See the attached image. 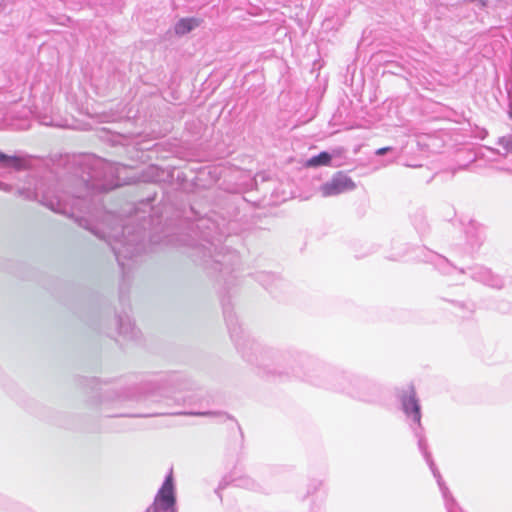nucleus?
I'll use <instances>...</instances> for the list:
<instances>
[{
	"mask_svg": "<svg viewBox=\"0 0 512 512\" xmlns=\"http://www.w3.org/2000/svg\"><path fill=\"white\" fill-rule=\"evenodd\" d=\"M0 166L19 169L21 167V160L16 156H9L0 151Z\"/></svg>",
	"mask_w": 512,
	"mask_h": 512,
	"instance_id": "obj_7",
	"label": "nucleus"
},
{
	"mask_svg": "<svg viewBox=\"0 0 512 512\" xmlns=\"http://www.w3.org/2000/svg\"><path fill=\"white\" fill-rule=\"evenodd\" d=\"M11 189H12L11 185L0 181V190L5 191V192H10Z\"/></svg>",
	"mask_w": 512,
	"mask_h": 512,
	"instance_id": "obj_8",
	"label": "nucleus"
},
{
	"mask_svg": "<svg viewBox=\"0 0 512 512\" xmlns=\"http://www.w3.org/2000/svg\"><path fill=\"white\" fill-rule=\"evenodd\" d=\"M356 187L354 181L344 172H337L320 190L324 197L336 196L351 191Z\"/></svg>",
	"mask_w": 512,
	"mask_h": 512,
	"instance_id": "obj_3",
	"label": "nucleus"
},
{
	"mask_svg": "<svg viewBox=\"0 0 512 512\" xmlns=\"http://www.w3.org/2000/svg\"><path fill=\"white\" fill-rule=\"evenodd\" d=\"M331 155L328 152H321L320 154L311 157L307 162V167L328 166L331 163Z\"/></svg>",
	"mask_w": 512,
	"mask_h": 512,
	"instance_id": "obj_6",
	"label": "nucleus"
},
{
	"mask_svg": "<svg viewBox=\"0 0 512 512\" xmlns=\"http://www.w3.org/2000/svg\"><path fill=\"white\" fill-rule=\"evenodd\" d=\"M200 22L201 21L197 18L180 19L175 25V33L178 35H184L199 26Z\"/></svg>",
	"mask_w": 512,
	"mask_h": 512,
	"instance_id": "obj_5",
	"label": "nucleus"
},
{
	"mask_svg": "<svg viewBox=\"0 0 512 512\" xmlns=\"http://www.w3.org/2000/svg\"><path fill=\"white\" fill-rule=\"evenodd\" d=\"M88 165L90 167L88 178L83 179L86 194L77 195L72 199V203L67 202L55 191H42V183L36 185L33 189L31 187L18 189V196L26 200H37L56 213L75 218L80 226L105 239L111 247L119 266L125 272L126 260L128 259L125 218L115 213H105L102 219L101 233L94 230L92 222L97 219L98 207L96 201H99L97 194L113 190L126 184V182H121V179L117 176L119 167L112 163L100 158H89Z\"/></svg>",
	"mask_w": 512,
	"mask_h": 512,
	"instance_id": "obj_1",
	"label": "nucleus"
},
{
	"mask_svg": "<svg viewBox=\"0 0 512 512\" xmlns=\"http://www.w3.org/2000/svg\"><path fill=\"white\" fill-rule=\"evenodd\" d=\"M391 150V147H383V148H379L377 151H376V154L381 156V155H384L386 154L387 152H389Z\"/></svg>",
	"mask_w": 512,
	"mask_h": 512,
	"instance_id": "obj_9",
	"label": "nucleus"
},
{
	"mask_svg": "<svg viewBox=\"0 0 512 512\" xmlns=\"http://www.w3.org/2000/svg\"><path fill=\"white\" fill-rule=\"evenodd\" d=\"M176 495L172 471L157 492L150 512H176Z\"/></svg>",
	"mask_w": 512,
	"mask_h": 512,
	"instance_id": "obj_2",
	"label": "nucleus"
},
{
	"mask_svg": "<svg viewBox=\"0 0 512 512\" xmlns=\"http://www.w3.org/2000/svg\"><path fill=\"white\" fill-rule=\"evenodd\" d=\"M403 407H404L405 412L408 415H411L413 417L414 421L420 422V418H421L420 406L418 404V401L415 398L414 391H412L411 394L408 395L403 400Z\"/></svg>",
	"mask_w": 512,
	"mask_h": 512,
	"instance_id": "obj_4",
	"label": "nucleus"
}]
</instances>
